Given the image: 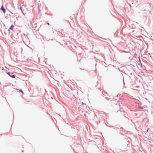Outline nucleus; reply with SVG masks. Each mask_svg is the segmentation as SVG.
<instances>
[{
  "instance_id": "nucleus-3",
  "label": "nucleus",
  "mask_w": 153,
  "mask_h": 153,
  "mask_svg": "<svg viewBox=\"0 0 153 153\" xmlns=\"http://www.w3.org/2000/svg\"><path fill=\"white\" fill-rule=\"evenodd\" d=\"M14 26L13 25H12L10 27V29L11 30H12L13 27Z\"/></svg>"
},
{
  "instance_id": "nucleus-6",
  "label": "nucleus",
  "mask_w": 153,
  "mask_h": 153,
  "mask_svg": "<svg viewBox=\"0 0 153 153\" xmlns=\"http://www.w3.org/2000/svg\"><path fill=\"white\" fill-rule=\"evenodd\" d=\"M82 105H84V104H85V105H86V104H85L84 103H83V102H82Z\"/></svg>"
},
{
  "instance_id": "nucleus-7",
  "label": "nucleus",
  "mask_w": 153,
  "mask_h": 153,
  "mask_svg": "<svg viewBox=\"0 0 153 153\" xmlns=\"http://www.w3.org/2000/svg\"><path fill=\"white\" fill-rule=\"evenodd\" d=\"M20 9H21L22 10V7H20Z\"/></svg>"
},
{
  "instance_id": "nucleus-5",
  "label": "nucleus",
  "mask_w": 153,
  "mask_h": 153,
  "mask_svg": "<svg viewBox=\"0 0 153 153\" xmlns=\"http://www.w3.org/2000/svg\"><path fill=\"white\" fill-rule=\"evenodd\" d=\"M7 74H8V75H9V76L10 75H11V73H10V72H8V73H7Z\"/></svg>"
},
{
  "instance_id": "nucleus-4",
  "label": "nucleus",
  "mask_w": 153,
  "mask_h": 153,
  "mask_svg": "<svg viewBox=\"0 0 153 153\" xmlns=\"http://www.w3.org/2000/svg\"><path fill=\"white\" fill-rule=\"evenodd\" d=\"M19 91H20L22 92V94L23 93V92L22 91V89H21Z\"/></svg>"
},
{
  "instance_id": "nucleus-1",
  "label": "nucleus",
  "mask_w": 153,
  "mask_h": 153,
  "mask_svg": "<svg viewBox=\"0 0 153 153\" xmlns=\"http://www.w3.org/2000/svg\"><path fill=\"white\" fill-rule=\"evenodd\" d=\"M1 10H2V11L3 12V13H5V9L3 7V6H2Z\"/></svg>"
},
{
  "instance_id": "nucleus-8",
  "label": "nucleus",
  "mask_w": 153,
  "mask_h": 153,
  "mask_svg": "<svg viewBox=\"0 0 153 153\" xmlns=\"http://www.w3.org/2000/svg\"><path fill=\"white\" fill-rule=\"evenodd\" d=\"M48 25H49V24L48 23Z\"/></svg>"
},
{
  "instance_id": "nucleus-2",
  "label": "nucleus",
  "mask_w": 153,
  "mask_h": 153,
  "mask_svg": "<svg viewBox=\"0 0 153 153\" xmlns=\"http://www.w3.org/2000/svg\"><path fill=\"white\" fill-rule=\"evenodd\" d=\"M10 76L13 78H15V75L14 74H13V73L11 74V75H10Z\"/></svg>"
}]
</instances>
